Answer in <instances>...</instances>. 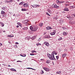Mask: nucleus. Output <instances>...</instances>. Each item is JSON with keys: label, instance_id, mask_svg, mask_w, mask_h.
Segmentation results:
<instances>
[{"label": "nucleus", "instance_id": "nucleus-1", "mask_svg": "<svg viewBox=\"0 0 75 75\" xmlns=\"http://www.w3.org/2000/svg\"><path fill=\"white\" fill-rule=\"evenodd\" d=\"M30 30L33 31H36L38 29V28L37 26H34L33 27L32 26H30Z\"/></svg>", "mask_w": 75, "mask_h": 75}, {"label": "nucleus", "instance_id": "nucleus-2", "mask_svg": "<svg viewBox=\"0 0 75 75\" xmlns=\"http://www.w3.org/2000/svg\"><path fill=\"white\" fill-rule=\"evenodd\" d=\"M50 59L51 60H54V61H56V59L55 58L54 55H53V54H51V56L50 57Z\"/></svg>", "mask_w": 75, "mask_h": 75}, {"label": "nucleus", "instance_id": "nucleus-3", "mask_svg": "<svg viewBox=\"0 0 75 75\" xmlns=\"http://www.w3.org/2000/svg\"><path fill=\"white\" fill-rule=\"evenodd\" d=\"M52 7L55 8H59V6H57L55 4H54L52 5Z\"/></svg>", "mask_w": 75, "mask_h": 75}, {"label": "nucleus", "instance_id": "nucleus-4", "mask_svg": "<svg viewBox=\"0 0 75 75\" xmlns=\"http://www.w3.org/2000/svg\"><path fill=\"white\" fill-rule=\"evenodd\" d=\"M55 33H56V30H53V32L50 33V34L51 35H55Z\"/></svg>", "mask_w": 75, "mask_h": 75}, {"label": "nucleus", "instance_id": "nucleus-5", "mask_svg": "<svg viewBox=\"0 0 75 75\" xmlns=\"http://www.w3.org/2000/svg\"><path fill=\"white\" fill-rule=\"evenodd\" d=\"M29 5L25 3L24 4H23V6L24 7H29Z\"/></svg>", "mask_w": 75, "mask_h": 75}, {"label": "nucleus", "instance_id": "nucleus-6", "mask_svg": "<svg viewBox=\"0 0 75 75\" xmlns=\"http://www.w3.org/2000/svg\"><path fill=\"white\" fill-rule=\"evenodd\" d=\"M43 69H44L45 71H46L47 72H49L50 71V69L46 67H43Z\"/></svg>", "mask_w": 75, "mask_h": 75}, {"label": "nucleus", "instance_id": "nucleus-7", "mask_svg": "<svg viewBox=\"0 0 75 75\" xmlns=\"http://www.w3.org/2000/svg\"><path fill=\"white\" fill-rule=\"evenodd\" d=\"M63 10L64 11H69V9L68 8L66 7L64 8Z\"/></svg>", "mask_w": 75, "mask_h": 75}, {"label": "nucleus", "instance_id": "nucleus-8", "mask_svg": "<svg viewBox=\"0 0 75 75\" xmlns=\"http://www.w3.org/2000/svg\"><path fill=\"white\" fill-rule=\"evenodd\" d=\"M67 54L66 53H64L62 55V58H64L65 57L67 56Z\"/></svg>", "mask_w": 75, "mask_h": 75}, {"label": "nucleus", "instance_id": "nucleus-9", "mask_svg": "<svg viewBox=\"0 0 75 75\" xmlns=\"http://www.w3.org/2000/svg\"><path fill=\"white\" fill-rule=\"evenodd\" d=\"M44 44H45V45H46L47 47H48V46H49L50 45L49 43L47 42H44Z\"/></svg>", "mask_w": 75, "mask_h": 75}, {"label": "nucleus", "instance_id": "nucleus-10", "mask_svg": "<svg viewBox=\"0 0 75 75\" xmlns=\"http://www.w3.org/2000/svg\"><path fill=\"white\" fill-rule=\"evenodd\" d=\"M73 4L74 6H69L70 8L73 9L74 8H75V6L74 5V4Z\"/></svg>", "mask_w": 75, "mask_h": 75}, {"label": "nucleus", "instance_id": "nucleus-11", "mask_svg": "<svg viewBox=\"0 0 75 75\" xmlns=\"http://www.w3.org/2000/svg\"><path fill=\"white\" fill-rule=\"evenodd\" d=\"M0 23L1 24V26L2 27H4V23H3L1 22Z\"/></svg>", "mask_w": 75, "mask_h": 75}, {"label": "nucleus", "instance_id": "nucleus-12", "mask_svg": "<svg viewBox=\"0 0 75 75\" xmlns=\"http://www.w3.org/2000/svg\"><path fill=\"white\" fill-rule=\"evenodd\" d=\"M52 54L54 55V54H55V55H57V54H58V53L55 51H53V52L52 53Z\"/></svg>", "mask_w": 75, "mask_h": 75}, {"label": "nucleus", "instance_id": "nucleus-13", "mask_svg": "<svg viewBox=\"0 0 75 75\" xmlns=\"http://www.w3.org/2000/svg\"><path fill=\"white\" fill-rule=\"evenodd\" d=\"M36 37H37V35H36L35 36L32 37L31 38V39L32 40H33L35 39V38H36Z\"/></svg>", "mask_w": 75, "mask_h": 75}, {"label": "nucleus", "instance_id": "nucleus-14", "mask_svg": "<svg viewBox=\"0 0 75 75\" xmlns=\"http://www.w3.org/2000/svg\"><path fill=\"white\" fill-rule=\"evenodd\" d=\"M21 11H25L27 10H28V9L27 8V9L25 8H22L21 10Z\"/></svg>", "mask_w": 75, "mask_h": 75}, {"label": "nucleus", "instance_id": "nucleus-15", "mask_svg": "<svg viewBox=\"0 0 75 75\" xmlns=\"http://www.w3.org/2000/svg\"><path fill=\"white\" fill-rule=\"evenodd\" d=\"M20 55L21 57H26V54H23L22 55L20 54Z\"/></svg>", "mask_w": 75, "mask_h": 75}, {"label": "nucleus", "instance_id": "nucleus-16", "mask_svg": "<svg viewBox=\"0 0 75 75\" xmlns=\"http://www.w3.org/2000/svg\"><path fill=\"white\" fill-rule=\"evenodd\" d=\"M51 62V61L50 60H47L46 61V63L47 64H50Z\"/></svg>", "mask_w": 75, "mask_h": 75}, {"label": "nucleus", "instance_id": "nucleus-17", "mask_svg": "<svg viewBox=\"0 0 75 75\" xmlns=\"http://www.w3.org/2000/svg\"><path fill=\"white\" fill-rule=\"evenodd\" d=\"M10 70L12 71H15L16 72H17V71L16 70V69L13 68H11L10 69Z\"/></svg>", "mask_w": 75, "mask_h": 75}, {"label": "nucleus", "instance_id": "nucleus-18", "mask_svg": "<svg viewBox=\"0 0 75 75\" xmlns=\"http://www.w3.org/2000/svg\"><path fill=\"white\" fill-rule=\"evenodd\" d=\"M46 28L47 29V30H50V29H52V28L51 27H50L48 26Z\"/></svg>", "mask_w": 75, "mask_h": 75}, {"label": "nucleus", "instance_id": "nucleus-19", "mask_svg": "<svg viewBox=\"0 0 75 75\" xmlns=\"http://www.w3.org/2000/svg\"><path fill=\"white\" fill-rule=\"evenodd\" d=\"M63 34L64 35H67V34H68V33L67 32H64L63 33Z\"/></svg>", "mask_w": 75, "mask_h": 75}, {"label": "nucleus", "instance_id": "nucleus-20", "mask_svg": "<svg viewBox=\"0 0 75 75\" xmlns=\"http://www.w3.org/2000/svg\"><path fill=\"white\" fill-rule=\"evenodd\" d=\"M56 74H61V71H57Z\"/></svg>", "mask_w": 75, "mask_h": 75}, {"label": "nucleus", "instance_id": "nucleus-21", "mask_svg": "<svg viewBox=\"0 0 75 75\" xmlns=\"http://www.w3.org/2000/svg\"><path fill=\"white\" fill-rule=\"evenodd\" d=\"M23 30H28V28L27 27H24L23 28Z\"/></svg>", "mask_w": 75, "mask_h": 75}, {"label": "nucleus", "instance_id": "nucleus-22", "mask_svg": "<svg viewBox=\"0 0 75 75\" xmlns=\"http://www.w3.org/2000/svg\"><path fill=\"white\" fill-rule=\"evenodd\" d=\"M28 21H29L28 20H25L24 21V23H27Z\"/></svg>", "mask_w": 75, "mask_h": 75}, {"label": "nucleus", "instance_id": "nucleus-23", "mask_svg": "<svg viewBox=\"0 0 75 75\" xmlns=\"http://www.w3.org/2000/svg\"><path fill=\"white\" fill-rule=\"evenodd\" d=\"M5 13V12L4 11H1V14H4Z\"/></svg>", "mask_w": 75, "mask_h": 75}, {"label": "nucleus", "instance_id": "nucleus-24", "mask_svg": "<svg viewBox=\"0 0 75 75\" xmlns=\"http://www.w3.org/2000/svg\"><path fill=\"white\" fill-rule=\"evenodd\" d=\"M36 45H37V46H39V45H40V46L41 45V44L38 43L36 44Z\"/></svg>", "mask_w": 75, "mask_h": 75}, {"label": "nucleus", "instance_id": "nucleus-25", "mask_svg": "<svg viewBox=\"0 0 75 75\" xmlns=\"http://www.w3.org/2000/svg\"><path fill=\"white\" fill-rule=\"evenodd\" d=\"M47 55L50 59V57H51V54H48Z\"/></svg>", "mask_w": 75, "mask_h": 75}, {"label": "nucleus", "instance_id": "nucleus-26", "mask_svg": "<svg viewBox=\"0 0 75 75\" xmlns=\"http://www.w3.org/2000/svg\"><path fill=\"white\" fill-rule=\"evenodd\" d=\"M7 37H11V38L13 37V36H11V35H7Z\"/></svg>", "mask_w": 75, "mask_h": 75}, {"label": "nucleus", "instance_id": "nucleus-27", "mask_svg": "<svg viewBox=\"0 0 75 75\" xmlns=\"http://www.w3.org/2000/svg\"><path fill=\"white\" fill-rule=\"evenodd\" d=\"M42 25H43V23H40L39 24V25L40 27H41L42 26Z\"/></svg>", "mask_w": 75, "mask_h": 75}, {"label": "nucleus", "instance_id": "nucleus-28", "mask_svg": "<svg viewBox=\"0 0 75 75\" xmlns=\"http://www.w3.org/2000/svg\"><path fill=\"white\" fill-rule=\"evenodd\" d=\"M17 24L18 25H20V27H21V26H22V25H21V23H20L18 22L17 23Z\"/></svg>", "mask_w": 75, "mask_h": 75}, {"label": "nucleus", "instance_id": "nucleus-29", "mask_svg": "<svg viewBox=\"0 0 75 75\" xmlns=\"http://www.w3.org/2000/svg\"><path fill=\"white\" fill-rule=\"evenodd\" d=\"M47 11L50 14H51V11L50 10H48Z\"/></svg>", "mask_w": 75, "mask_h": 75}, {"label": "nucleus", "instance_id": "nucleus-30", "mask_svg": "<svg viewBox=\"0 0 75 75\" xmlns=\"http://www.w3.org/2000/svg\"><path fill=\"white\" fill-rule=\"evenodd\" d=\"M57 3H62V1H59L57 0Z\"/></svg>", "mask_w": 75, "mask_h": 75}, {"label": "nucleus", "instance_id": "nucleus-31", "mask_svg": "<svg viewBox=\"0 0 75 75\" xmlns=\"http://www.w3.org/2000/svg\"><path fill=\"white\" fill-rule=\"evenodd\" d=\"M23 2H21L19 4V5L20 6V5H23Z\"/></svg>", "mask_w": 75, "mask_h": 75}, {"label": "nucleus", "instance_id": "nucleus-32", "mask_svg": "<svg viewBox=\"0 0 75 75\" xmlns=\"http://www.w3.org/2000/svg\"><path fill=\"white\" fill-rule=\"evenodd\" d=\"M5 3H9V1L7 0H6L5 1Z\"/></svg>", "mask_w": 75, "mask_h": 75}, {"label": "nucleus", "instance_id": "nucleus-33", "mask_svg": "<svg viewBox=\"0 0 75 75\" xmlns=\"http://www.w3.org/2000/svg\"><path fill=\"white\" fill-rule=\"evenodd\" d=\"M41 74H44V71L42 70L40 72Z\"/></svg>", "mask_w": 75, "mask_h": 75}, {"label": "nucleus", "instance_id": "nucleus-34", "mask_svg": "<svg viewBox=\"0 0 75 75\" xmlns=\"http://www.w3.org/2000/svg\"><path fill=\"white\" fill-rule=\"evenodd\" d=\"M56 58H57V60H58L59 59V56H56Z\"/></svg>", "mask_w": 75, "mask_h": 75}, {"label": "nucleus", "instance_id": "nucleus-35", "mask_svg": "<svg viewBox=\"0 0 75 75\" xmlns=\"http://www.w3.org/2000/svg\"><path fill=\"white\" fill-rule=\"evenodd\" d=\"M62 38L60 37V38H58V40L59 41H60V40H62Z\"/></svg>", "mask_w": 75, "mask_h": 75}, {"label": "nucleus", "instance_id": "nucleus-36", "mask_svg": "<svg viewBox=\"0 0 75 75\" xmlns=\"http://www.w3.org/2000/svg\"><path fill=\"white\" fill-rule=\"evenodd\" d=\"M31 52L32 53H34V52H37L35 51V50H32L31 51Z\"/></svg>", "mask_w": 75, "mask_h": 75}, {"label": "nucleus", "instance_id": "nucleus-37", "mask_svg": "<svg viewBox=\"0 0 75 75\" xmlns=\"http://www.w3.org/2000/svg\"><path fill=\"white\" fill-rule=\"evenodd\" d=\"M67 18H70V16L69 15H68L67 16Z\"/></svg>", "mask_w": 75, "mask_h": 75}, {"label": "nucleus", "instance_id": "nucleus-38", "mask_svg": "<svg viewBox=\"0 0 75 75\" xmlns=\"http://www.w3.org/2000/svg\"><path fill=\"white\" fill-rule=\"evenodd\" d=\"M66 7H67V6H69V4H65Z\"/></svg>", "mask_w": 75, "mask_h": 75}, {"label": "nucleus", "instance_id": "nucleus-39", "mask_svg": "<svg viewBox=\"0 0 75 75\" xmlns=\"http://www.w3.org/2000/svg\"><path fill=\"white\" fill-rule=\"evenodd\" d=\"M46 14L47 15H48V16H50L51 15H50L49 14V13H48V12H46Z\"/></svg>", "mask_w": 75, "mask_h": 75}, {"label": "nucleus", "instance_id": "nucleus-40", "mask_svg": "<svg viewBox=\"0 0 75 75\" xmlns=\"http://www.w3.org/2000/svg\"><path fill=\"white\" fill-rule=\"evenodd\" d=\"M41 38H39V39L38 40V41H39V42H40V41H41Z\"/></svg>", "mask_w": 75, "mask_h": 75}, {"label": "nucleus", "instance_id": "nucleus-41", "mask_svg": "<svg viewBox=\"0 0 75 75\" xmlns=\"http://www.w3.org/2000/svg\"><path fill=\"white\" fill-rule=\"evenodd\" d=\"M35 6H36L35 7H37V6H38V7H40V6L38 5H35Z\"/></svg>", "mask_w": 75, "mask_h": 75}, {"label": "nucleus", "instance_id": "nucleus-42", "mask_svg": "<svg viewBox=\"0 0 75 75\" xmlns=\"http://www.w3.org/2000/svg\"><path fill=\"white\" fill-rule=\"evenodd\" d=\"M12 1H13L12 0H10L9 1V3H11Z\"/></svg>", "mask_w": 75, "mask_h": 75}, {"label": "nucleus", "instance_id": "nucleus-43", "mask_svg": "<svg viewBox=\"0 0 75 75\" xmlns=\"http://www.w3.org/2000/svg\"><path fill=\"white\" fill-rule=\"evenodd\" d=\"M30 55H34V54L33 53H30Z\"/></svg>", "mask_w": 75, "mask_h": 75}, {"label": "nucleus", "instance_id": "nucleus-44", "mask_svg": "<svg viewBox=\"0 0 75 75\" xmlns=\"http://www.w3.org/2000/svg\"><path fill=\"white\" fill-rule=\"evenodd\" d=\"M53 18H54V19L55 20H57V18L55 17H54Z\"/></svg>", "mask_w": 75, "mask_h": 75}, {"label": "nucleus", "instance_id": "nucleus-45", "mask_svg": "<svg viewBox=\"0 0 75 75\" xmlns=\"http://www.w3.org/2000/svg\"><path fill=\"white\" fill-rule=\"evenodd\" d=\"M62 28H63V29H64V30H65V29H66V28H65V27H63Z\"/></svg>", "mask_w": 75, "mask_h": 75}, {"label": "nucleus", "instance_id": "nucleus-46", "mask_svg": "<svg viewBox=\"0 0 75 75\" xmlns=\"http://www.w3.org/2000/svg\"><path fill=\"white\" fill-rule=\"evenodd\" d=\"M26 69H33V68H26Z\"/></svg>", "mask_w": 75, "mask_h": 75}, {"label": "nucleus", "instance_id": "nucleus-47", "mask_svg": "<svg viewBox=\"0 0 75 75\" xmlns=\"http://www.w3.org/2000/svg\"><path fill=\"white\" fill-rule=\"evenodd\" d=\"M72 16H73L74 17H75V14H73L72 15Z\"/></svg>", "mask_w": 75, "mask_h": 75}, {"label": "nucleus", "instance_id": "nucleus-48", "mask_svg": "<svg viewBox=\"0 0 75 75\" xmlns=\"http://www.w3.org/2000/svg\"><path fill=\"white\" fill-rule=\"evenodd\" d=\"M2 45V44L0 42V46H1Z\"/></svg>", "mask_w": 75, "mask_h": 75}, {"label": "nucleus", "instance_id": "nucleus-49", "mask_svg": "<svg viewBox=\"0 0 75 75\" xmlns=\"http://www.w3.org/2000/svg\"><path fill=\"white\" fill-rule=\"evenodd\" d=\"M16 44H18V43L17 42H16L15 43Z\"/></svg>", "mask_w": 75, "mask_h": 75}, {"label": "nucleus", "instance_id": "nucleus-50", "mask_svg": "<svg viewBox=\"0 0 75 75\" xmlns=\"http://www.w3.org/2000/svg\"><path fill=\"white\" fill-rule=\"evenodd\" d=\"M40 61H44V59H40Z\"/></svg>", "mask_w": 75, "mask_h": 75}, {"label": "nucleus", "instance_id": "nucleus-51", "mask_svg": "<svg viewBox=\"0 0 75 75\" xmlns=\"http://www.w3.org/2000/svg\"><path fill=\"white\" fill-rule=\"evenodd\" d=\"M16 27H17V28H18V27H19V26H18V25H17V26H16Z\"/></svg>", "mask_w": 75, "mask_h": 75}, {"label": "nucleus", "instance_id": "nucleus-52", "mask_svg": "<svg viewBox=\"0 0 75 75\" xmlns=\"http://www.w3.org/2000/svg\"><path fill=\"white\" fill-rule=\"evenodd\" d=\"M8 67H11V66L10 65H8Z\"/></svg>", "mask_w": 75, "mask_h": 75}, {"label": "nucleus", "instance_id": "nucleus-53", "mask_svg": "<svg viewBox=\"0 0 75 75\" xmlns=\"http://www.w3.org/2000/svg\"><path fill=\"white\" fill-rule=\"evenodd\" d=\"M21 62V61H17V62Z\"/></svg>", "mask_w": 75, "mask_h": 75}, {"label": "nucleus", "instance_id": "nucleus-54", "mask_svg": "<svg viewBox=\"0 0 75 75\" xmlns=\"http://www.w3.org/2000/svg\"><path fill=\"white\" fill-rule=\"evenodd\" d=\"M32 7H33V8H34V7H34V6L33 5H32Z\"/></svg>", "mask_w": 75, "mask_h": 75}, {"label": "nucleus", "instance_id": "nucleus-55", "mask_svg": "<svg viewBox=\"0 0 75 75\" xmlns=\"http://www.w3.org/2000/svg\"><path fill=\"white\" fill-rule=\"evenodd\" d=\"M65 2V1H62V3H64Z\"/></svg>", "mask_w": 75, "mask_h": 75}, {"label": "nucleus", "instance_id": "nucleus-56", "mask_svg": "<svg viewBox=\"0 0 75 75\" xmlns=\"http://www.w3.org/2000/svg\"><path fill=\"white\" fill-rule=\"evenodd\" d=\"M32 69H33V70H36V69H33V68H32Z\"/></svg>", "mask_w": 75, "mask_h": 75}, {"label": "nucleus", "instance_id": "nucleus-57", "mask_svg": "<svg viewBox=\"0 0 75 75\" xmlns=\"http://www.w3.org/2000/svg\"><path fill=\"white\" fill-rule=\"evenodd\" d=\"M3 32H4V33H6V31H3Z\"/></svg>", "mask_w": 75, "mask_h": 75}, {"label": "nucleus", "instance_id": "nucleus-58", "mask_svg": "<svg viewBox=\"0 0 75 75\" xmlns=\"http://www.w3.org/2000/svg\"><path fill=\"white\" fill-rule=\"evenodd\" d=\"M15 16V14H14L13 15V16Z\"/></svg>", "mask_w": 75, "mask_h": 75}, {"label": "nucleus", "instance_id": "nucleus-59", "mask_svg": "<svg viewBox=\"0 0 75 75\" xmlns=\"http://www.w3.org/2000/svg\"><path fill=\"white\" fill-rule=\"evenodd\" d=\"M25 23V25H27V23Z\"/></svg>", "mask_w": 75, "mask_h": 75}, {"label": "nucleus", "instance_id": "nucleus-60", "mask_svg": "<svg viewBox=\"0 0 75 75\" xmlns=\"http://www.w3.org/2000/svg\"><path fill=\"white\" fill-rule=\"evenodd\" d=\"M17 0V1H19V0Z\"/></svg>", "mask_w": 75, "mask_h": 75}, {"label": "nucleus", "instance_id": "nucleus-61", "mask_svg": "<svg viewBox=\"0 0 75 75\" xmlns=\"http://www.w3.org/2000/svg\"><path fill=\"white\" fill-rule=\"evenodd\" d=\"M67 3H69V2H68V1H67Z\"/></svg>", "mask_w": 75, "mask_h": 75}, {"label": "nucleus", "instance_id": "nucleus-62", "mask_svg": "<svg viewBox=\"0 0 75 75\" xmlns=\"http://www.w3.org/2000/svg\"><path fill=\"white\" fill-rule=\"evenodd\" d=\"M4 16H3V17H4Z\"/></svg>", "mask_w": 75, "mask_h": 75}, {"label": "nucleus", "instance_id": "nucleus-63", "mask_svg": "<svg viewBox=\"0 0 75 75\" xmlns=\"http://www.w3.org/2000/svg\"><path fill=\"white\" fill-rule=\"evenodd\" d=\"M0 66H1V64H0Z\"/></svg>", "mask_w": 75, "mask_h": 75}, {"label": "nucleus", "instance_id": "nucleus-64", "mask_svg": "<svg viewBox=\"0 0 75 75\" xmlns=\"http://www.w3.org/2000/svg\"><path fill=\"white\" fill-rule=\"evenodd\" d=\"M0 17H1V16H0Z\"/></svg>", "mask_w": 75, "mask_h": 75}]
</instances>
